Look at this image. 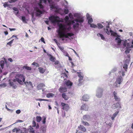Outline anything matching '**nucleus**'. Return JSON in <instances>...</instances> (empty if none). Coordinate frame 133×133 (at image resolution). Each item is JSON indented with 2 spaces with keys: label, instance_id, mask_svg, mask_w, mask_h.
Instances as JSON below:
<instances>
[{
  "label": "nucleus",
  "instance_id": "f257e3e1",
  "mask_svg": "<svg viewBox=\"0 0 133 133\" xmlns=\"http://www.w3.org/2000/svg\"><path fill=\"white\" fill-rule=\"evenodd\" d=\"M49 19L53 23H57L59 29L57 30V32L59 37L62 38V41L64 40V38H68L69 37L74 35V34L71 31V25L72 24L71 21L69 20L68 16H66L64 18L66 24L59 23V18L57 16H51L49 17Z\"/></svg>",
  "mask_w": 133,
  "mask_h": 133
},
{
  "label": "nucleus",
  "instance_id": "f03ea898",
  "mask_svg": "<svg viewBox=\"0 0 133 133\" xmlns=\"http://www.w3.org/2000/svg\"><path fill=\"white\" fill-rule=\"evenodd\" d=\"M47 1L49 4L51 10L56 13H59L62 10L61 9L59 8L57 4L52 0H37V4L35 9L37 16H39L44 12L43 5L46 3Z\"/></svg>",
  "mask_w": 133,
  "mask_h": 133
},
{
  "label": "nucleus",
  "instance_id": "7ed1b4c3",
  "mask_svg": "<svg viewBox=\"0 0 133 133\" xmlns=\"http://www.w3.org/2000/svg\"><path fill=\"white\" fill-rule=\"evenodd\" d=\"M74 16L76 18L72 21L71 23L73 25V28L74 31L77 33L79 30V23L81 24L84 22V17L77 13L74 14Z\"/></svg>",
  "mask_w": 133,
  "mask_h": 133
},
{
  "label": "nucleus",
  "instance_id": "20e7f679",
  "mask_svg": "<svg viewBox=\"0 0 133 133\" xmlns=\"http://www.w3.org/2000/svg\"><path fill=\"white\" fill-rule=\"evenodd\" d=\"M14 82H17L19 84H22L23 83V82L25 81V78L24 76L20 74L16 77V79L13 80Z\"/></svg>",
  "mask_w": 133,
  "mask_h": 133
},
{
  "label": "nucleus",
  "instance_id": "39448f33",
  "mask_svg": "<svg viewBox=\"0 0 133 133\" xmlns=\"http://www.w3.org/2000/svg\"><path fill=\"white\" fill-rule=\"evenodd\" d=\"M133 48V40L131 42V44L127 42V41H125L123 45V48L121 49V50L123 51L126 49Z\"/></svg>",
  "mask_w": 133,
  "mask_h": 133
},
{
  "label": "nucleus",
  "instance_id": "423d86ee",
  "mask_svg": "<svg viewBox=\"0 0 133 133\" xmlns=\"http://www.w3.org/2000/svg\"><path fill=\"white\" fill-rule=\"evenodd\" d=\"M123 80V78L121 76H119L116 79V81L114 84V85L116 87L119 86V85L121 83Z\"/></svg>",
  "mask_w": 133,
  "mask_h": 133
},
{
  "label": "nucleus",
  "instance_id": "0eeeda50",
  "mask_svg": "<svg viewBox=\"0 0 133 133\" xmlns=\"http://www.w3.org/2000/svg\"><path fill=\"white\" fill-rule=\"evenodd\" d=\"M103 89L102 88H98L96 90V96L98 98H101L103 95L102 93L103 92Z\"/></svg>",
  "mask_w": 133,
  "mask_h": 133
},
{
  "label": "nucleus",
  "instance_id": "6e6552de",
  "mask_svg": "<svg viewBox=\"0 0 133 133\" xmlns=\"http://www.w3.org/2000/svg\"><path fill=\"white\" fill-rule=\"evenodd\" d=\"M9 84L10 86L12 87L14 89H16L17 87V83L16 82H14L13 81V80L12 82L9 80Z\"/></svg>",
  "mask_w": 133,
  "mask_h": 133
},
{
  "label": "nucleus",
  "instance_id": "1a4fd4ad",
  "mask_svg": "<svg viewBox=\"0 0 133 133\" xmlns=\"http://www.w3.org/2000/svg\"><path fill=\"white\" fill-rule=\"evenodd\" d=\"M113 94L114 99L116 101L118 102L120 101V98L119 97L117 96V93L116 91H114L113 92Z\"/></svg>",
  "mask_w": 133,
  "mask_h": 133
},
{
  "label": "nucleus",
  "instance_id": "9d476101",
  "mask_svg": "<svg viewBox=\"0 0 133 133\" xmlns=\"http://www.w3.org/2000/svg\"><path fill=\"white\" fill-rule=\"evenodd\" d=\"M65 83L67 87L69 88L71 87L72 85V83L69 80H66L65 81Z\"/></svg>",
  "mask_w": 133,
  "mask_h": 133
},
{
  "label": "nucleus",
  "instance_id": "9b49d317",
  "mask_svg": "<svg viewBox=\"0 0 133 133\" xmlns=\"http://www.w3.org/2000/svg\"><path fill=\"white\" fill-rule=\"evenodd\" d=\"M61 104L63 107L62 109L63 110L67 111L69 108V106L68 104L63 103H62Z\"/></svg>",
  "mask_w": 133,
  "mask_h": 133
},
{
  "label": "nucleus",
  "instance_id": "f8f14e48",
  "mask_svg": "<svg viewBox=\"0 0 133 133\" xmlns=\"http://www.w3.org/2000/svg\"><path fill=\"white\" fill-rule=\"evenodd\" d=\"M91 119L90 116L88 115H85L83 116V118L82 120L84 119L86 121H89Z\"/></svg>",
  "mask_w": 133,
  "mask_h": 133
},
{
  "label": "nucleus",
  "instance_id": "ddd939ff",
  "mask_svg": "<svg viewBox=\"0 0 133 133\" xmlns=\"http://www.w3.org/2000/svg\"><path fill=\"white\" fill-rule=\"evenodd\" d=\"M78 76L79 78L78 79V81L79 83L78 84V85L80 86V83H81V81L83 79V76L81 74V73H78Z\"/></svg>",
  "mask_w": 133,
  "mask_h": 133
},
{
  "label": "nucleus",
  "instance_id": "4468645a",
  "mask_svg": "<svg viewBox=\"0 0 133 133\" xmlns=\"http://www.w3.org/2000/svg\"><path fill=\"white\" fill-rule=\"evenodd\" d=\"M88 106L85 104H83L81 107V109L82 110H84L85 111L88 110Z\"/></svg>",
  "mask_w": 133,
  "mask_h": 133
},
{
  "label": "nucleus",
  "instance_id": "2eb2a0df",
  "mask_svg": "<svg viewBox=\"0 0 133 133\" xmlns=\"http://www.w3.org/2000/svg\"><path fill=\"white\" fill-rule=\"evenodd\" d=\"M89 98V97L87 95H83L82 98V99L85 101H87Z\"/></svg>",
  "mask_w": 133,
  "mask_h": 133
},
{
  "label": "nucleus",
  "instance_id": "dca6fc26",
  "mask_svg": "<svg viewBox=\"0 0 133 133\" xmlns=\"http://www.w3.org/2000/svg\"><path fill=\"white\" fill-rule=\"evenodd\" d=\"M78 128L80 130L83 132H85L86 131L85 128L83 125H80L79 126H78Z\"/></svg>",
  "mask_w": 133,
  "mask_h": 133
},
{
  "label": "nucleus",
  "instance_id": "f3484780",
  "mask_svg": "<svg viewBox=\"0 0 133 133\" xmlns=\"http://www.w3.org/2000/svg\"><path fill=\"white\" fill-rule=\"evenodd\" d=\"M59 91L61 93L65 92L67 91L66 88L65 87H61L59 89Z\"/></svg>",
  "mask_w": 133,
  "mask_h": 133
},
{
  "label": "nucleus",
  "instance_id": "a211bd4d",
  "mask_svg": "<svg viewBox=\"0 0 133 133\" xmlns=\"http://www.w3.org/2000/svg\"><path fill=\"white\" fill-rule=\"evenodd\" d=\"M116 42L117 43L118 45H120L121 44L122 40L120 38L118 37H116L115 39Z\"/></svg>",
  "mask_w": 133,
  "mask_h": 133
},
{
  "label": "nucleus",
  "instance_id": "6ab92c4d",
  "mask_svg": "<svg viewBox=\"0 0 133 133\" xmlns=\"http://www.w3.org/2000/svg\"><path fill=\"white\" fill-rule=\"evenodd\" d=\"M44 84L43 83L40 84L37 86V89L38 90L41 89L44 86Z\"/></svg>",
  "mask_w": 133,
  "mask_h": 133
},
{
  "label": "nucleus",
  "instance_id": "aec40b11",
  "mask_svg": "<svg viewBox=\"0 0 133 133\" xmlns=\"http://www.w3.org/2000/svg\"><path fill=\"white\" fill-rule=\"evenodd\" d=\"M50 57V60L51 61L53 62H54L55 61V58L54 57H53L52 55L50 54H48V55Z\"/></svg>",
  "mask_w": 133,
  "mask_h": 133
},
{
  "label": "nucleus",
  "instance_id": "412c9836",
  "mask_svg": "<svg viewBox=\"0 0 133 133\" xmlns=\"http://www.w3.org/2000/svg\"><path fill=\"white\" fill-rule=\"evenodd\" d=\"M5 63L3 61H0V66L2 69H3L4 65Z\"/></svg>",
  "mask_w": 133,
  "mask_h": 133
},
{
  "label": "nucleus",
  "instance_id": "4be33fe9",
  "mask_svg": "<svg viewBox=\"0 0 133 133\" xmlns=\"http://www.w3.org/2000/svg\"><path fill=\"white\" fill-rule=\"evenodd\" d=\"M54 95L51 93H49L47 94L46 95V96L48 98H50V97H53L54 96Z\"/></svg>",
  "mask_w": 133,
  "mask_h": 133
},
{
  "label": "nucleus",
  "instance_id": "5701e85b",
  "mask_svg": "<svg viewBox=\"0 0 133 133\" xmlns=\"http://www.w3.org/2000/svg\"><path fill=\"white\" fill-rule=\"evenodd\" d=\"M62 96L63 98L65 100H67L68 99V97L65 93H64L62 94Z\"/></svg>",
  "mask_w": 133,
  "mask_h": 133
},
{
  "label": "nucleus",
  "instance_id": "b1692460",
  "mask_svg": "<svg viewBox=\"0 0 133 133\" xmlns=\"http://www.w3.org/2000/svg\"><path fill=\"white\" fill-rule=\"evenodd\" d=\"M21 20L23 23H27V20L26 19V18L24 16L22 17Z\"/></svg>",
  "mask_w": 133,
  "mask_h": 133
},
{
  "label": "nucleus",
  "instance_id": "393cba45",
  "mask_svg": "<svg viewBox=\"0 0 133 133\" xmlns=\"http://www.w3.org/2000/svg\"><path fill=\"white\" fill-rule=\"evenodd\" d=\"M38 69L39 72L41 73H43L45 72V70L41 67H39Z\"/></svg>",
  "mask_w": 133,
  "mask_h": 133
},
{
  "label": "nucleus",
  "instance_id": "a878e982",
  "mask_svg": "<svg viewBox=\"0 0 133 133\" xmlns=\"http://www.w3.org/2000/svg\"><path fill=\"white\" fill-rule=\"evenodd\" d=\"M97 35L98 37L100 36L102 39L103 40L104 39V37L102 34L98 33L97 34Z\"/></svg>",
  "mask_w": 133,
  "mask_h": 133
},
{
  "label": "nucleus",
  "instance_id": "bb28decb",
  "mask_svg": "<svg viewBox=\"0 0 133 133\" xmlns=\"http://www.w3.org/2000/svg\"><path fill=\"white\" fill-rule=\"evenodd\" d=\"M82 123L83 125L85 126L89 125V124L87 122H84L82 120Z\"/></svg>",
  "mask_w": 133,
  "mask_h": 133
},
{
  "label": "nucleus",
  "instance_id": "cd10ccee",
  "mask_svg": "<svg viewBox=\"0 0 133 133\" xmlns=\"http://www.w3.org/2000/svg\"><path fill=\"white\" fill-rule=\"evenodd\" d=\"M36 119L37 121L38 122H39L42 119V118L40 116H37L36 117Z\"/></svg>",
  "mask_w": 133,
  "mask_h": 133
},
{
  "label": "nucleus",
  "instance_id": "c85d7f7f",
  "mask_svg": "<svg viewBox=\"0 0 133 133\" xmlns=\"http://www.w3.org/2000/svg\"><path fill=\"white\" fill-rule=\"evenodd\" d=\"M87 19L88 21V23L89 24H90L93 22V20L92 18H89Z\"/></svg>",
  "mask_w": 133,
  "mask_h": 133
},
{
  "label": "nucleus",
  "instance_id": "c756f323",
  "mask_svg": "<svg viewBox=\"0 0 133 133\" xmlns=\"http://www.w3.org/2000/svg\"><path fill=\"white\" fill-rule=\"evenodd\" d=\"M89 24L90 25V26L91 28H95L97 27V25L91 23Z\"/></svg>",
  "mask_w": 133,
  "mask_h": 133
},
{
  "label": "nucleus",
  "instance_id": "7c9ffc66",
  "mask_svg": "<svg viewBox=\"0 0 133 133\" xmlns=\"http://www.w3.org/2000/svg\"><path fill=\"white\" fill-rule=\"evenodd\" d=\"M106 33L108 34H110V32L112 34L113 33V32L112 30H110V31H109L108 30V29H106V31H105Z\"/></svg>",
  "mask_w": 133,
  "mask_h": 133
},
{
  "label": "nucleus",
  "instance_id": "2f4dec72",
  "mask_svg": "<svg viewBox=\"0 0 133 133\" xmlns=\"http://www.w3.org/2000/svg\"><path fill=\"white\" fill-rule=\"evenodd\" d=\"M116 106L117 108H121V103L120 102H118L116 104Z\"/></svg>",
  "mask_w": 133,
  "mask_h": 133
},
{
  "label": "nucleus",
  "instance_id": "473e14b6",
  "mask_svg": "<svg viewBox=\"0 0 133 133\" xmlns=\"http://www.w3.org/2000/svg\"><path fill=\"white\" fill-rule=\"evenodd\" d=\"M10 5L8 4V2H5L3 4L4 7L6 8V7H9Z\"/></svg>",
  "mask_w": 133,
  "mask_h": 133
},
{
  "label": "nucleus",
  "instance_id": "72a5a7b5",
  "mask_svg": "<svg viewBox=\"0 0 133 133\" xmlns=\"http://www.w3.org/2000/svg\"><path fill=\"white\" fill-rule=\"evenodd\" d=\"M62 52L63 53L64 55L65 56H69V55L66 51L64 50Z\"/></svg>",
  "mask_w": 133,
  "mask_h": 133
},
{
  "label": "nucleus",
  "instance_id": "f704fd0d",
  "mask_svg": "<svg viewBox=\"0 0 133 133\" xmlns=\"http://www.w3.org/2000/svg\"><path fill=\"white\" fill-rule=\"evenodd\" d=\"M97 25H98V29H101L103 27V25L101 24L100 23H98L97 24Z\"/></svg>",
  "mask_w": 133,
  "mask_h": 133
},
{
  "label": "nucleus",
  "instance_id": "c9c22d12",
  "mask_svg": "<svg viewBox=\"0 0 133 133\" xmlns=\"http://www.w3.org/2000/svg\"><path fill=\"white\" fill-rule=\"evenodd\" d=\"M23 68L28 70H31V68L28 66H24Z\"/></svg>",
  "mask_w": 133,
  "mask_h": 133
},
{
  "label": "nucleus",
  "instance_id": "e433bc0d",
  "mask_svg": "<svg viewBox=\"0 0 133 133\" xmlns=\"http://www.w3.org/2000/svg\"><path fill=\"white\" fill-rule=\"evenodd\" d=\"M14 39H13L10 42L8 43L7 44V45H8L10 46H11V44L12 43Z\"/></svg>",
  "mask_w": 133,
  "mask_h": 133
},
{
  "label": "nucleus",
  "instance_id": "4c0bfd02",
  "mask_svg": "<svg viewBox=\"0 0 133 133\" xmlns=\"http://www.w3.org/2000/svg\"><path fill=\"white\" fill-rule=\"evenodd\" d=\"M58 47L59 48V49L62 52L64 51V47L63 46H59V45H58Z\"/></svg>",
  "mask_w": 133,
  "mask_h": 133
},
{
  "label": "nucleus",
  "instance_id": "58836bf2",
  "mask_svg": "<svg viewBox=\"0 0 133 133\" xmlns=\"http://www.w3.org/2000/svg\"><path fill=\"white\" fill-rule=\"evenodd\" d=\"M128 65L126 64H124L123 66V68L125 70V71H127V68Z\"/></svg>",
  "mask_w": 133,
  "mask_h": 133
},
{
  "label": "nucleus",
  "instance_id": "ea45409f",
  "mask_svg": "<svg viewBox=\"0 0 133 133\" xmlns=\"http://www.w3.org/2000/svg\"><path fill=\"white\" fill-rule=\"evenodd\" d=\"M86 17L87 19L92 18L91 16L88 13L86 15Z\"/></svg>",
  "mask_w": 133,
  "mask_h": 133
},
{
  "label": "nucleus",
  "instance_id": "a19ab883",
  "mask_svg": "<svg viewBox=\"0 0 133 133\" xmlns=\"http://www.w3.org/2000/svg\"><path fill=\"white\" fill-rule=\"evenodd\" d=\"M119 73L120 75H122L123 76H124L125 75L124 72L123 71H120Z\"/></svg>",
  "mask_w": 133,
  "mask_h": 133
},
{
  "label": "nucleus",
  "instance_id": "79ce46f5",
  "mask_svg": "<svg viewBox=\"0 0 133 133\" xmlns=\"http://www.w3.org/2000/svg\"><path fill=\"white\" fill-rule=\"evenodd\" d=\"M69 17L71 18V19H73L74 17L73 15L71 13H70L69 14Z\"/></svg>",
  "mask_w": 133,
  "mask_h": 133
},
{
  "label": "nucleus",
  "instance_id": "37998d69",
  "mask_svg": "<svg viewBox=\"0 0 133 133\" xmlns=\"http://www.w3.org/2000/svg\"><path fill=\"white\" fill-rule=\"evenodd\" d=\"M36 100L39 101H48L49 100L46 99H36Z\"/></svg>",
  "mask_w": 133,
  "mask_h": 133
},
{
  "label": "nucleus",
  "instance_id": "c03bdc74",
  "mask_svg": "<svg viewBox=\"0 0 133 133\" xmlns=\"http://www.w3.org/2000/svg\"><path fill=\"white\" fill-rule=\"evenodd\" d=\"M62 76H63V78L64 77H66V78L68 77V76L65 73L63 74H62L61 77H62Z\"/></svg>",
  "mask_w": 133,
  "mask_h": 133
},
{
  "label": "nucleus",
  "instance_id": "a18cd8bd",
  "mask_svg": "<svg viewBox=\"0 0 133 133\" xmlns=\"http://www.w3.org/2000/svg\"><path fill=\"white\" fill-rule=\"evenodd\" d=\"M41 130L42 131L43 133H45V128L42 127H41Z\"/></svg>",
  "mask_w": 133,
  "mask_h": 133
},
{
  "label": "nucleus",
  "instance_id": "49530a36",
  "mask_svg": "<svg viewBox=\"0 0 133 133\" xmlns=\"http://www.w3.org/2000/svg\"><path fill=\"white\" fill-rule=\"evenodd\" d=\"M69 11L68 9H64V12L65 14H67L69 12Z\"/></svg>",
  "mask_w": 133,
  "mask_h": 133
},
{
  "label": "nucleus",
  "instance_id": "de8ad7c7",
  "mask_svg": "<svg viewBox=\"0 0 133 133\" xmlns=\"http://www.w3.org/2000/svg\"><path fill=\"white\" fill-rule=\"evenodd\" d=\"M43 120L42 121V122L43 124H44L45 123V120L46 119V117H43Z\"/></svg>",
  "mask_w": 133,
  "mask_h": 133
},
{
  "label": "nucleus",
  "instance_id": "09e8293b",
  "mask_svg": "<svg viewBox=\"0 0 133 133\" xmlns=\"http://www.w3.org/2000/svg\"><path fill=\"white\" fill-rule=\"evenodd\" d=\"M32 127H35L36 126V123L35 121H32Z\"/></svg>",
  "mask_w": 133,
  "mask_h": 133
},
{
  "label": "nucleus",
  "instance_id": "8fccbe9b",
  "mask_svg": "<svg viewBox=\"0 0 133 133\" xmlns=\"http://www.w3.org/2000/svg\"><path fill=\"white\" fill-rule=\"evenodd\" d=\"M30 132L32 133H34L35 132L34 130L33 129L32 127H31L30 129Z\"/></svg>",
  "mask_w": 133,
  "mask_h": 133
},
{
  "label": "nucleus",
  "instance_id": "3c124183",
  "mask_svg": "<svg viewBox=\"0 0 133 133\" xmlns=\"http://www.w3.org/2000/svg\"><path fill=\"white\" fill-rule=\"evenodd\" d=\"M17 0H11L10 1H9V3H11L13 2H14L16 1H17Z\"/></svg>",
  "mask_w": 133,
  "mask_h": 133
},
{
  "label": "nucleus",
  "instance_id": "603ef678",
  "mask_svg": "<svg viewBox=\"0 0 133 133\" xmlns=\"http://www.w3.org/2000/svg\"><path fill=\"white\" fill-rule=\"evenodd\" d=\"M21 111L20 110H17L16 111V113L17 114H19L20 113Z\"/></svg>",
  "mask_w": 133,
  "mask_h": 133
},
{
  "label": "nucleus",
  "instance_id": "864d4df0",
  "mask_svg": "<svg viewBox=\"0 0 133 133\" xmlns=\"http://www.w3.org/2000/svg\"><path fill=\"white\" fill-rule=\"evenodd\" d=\"M125 52L126 54H127L129 52V50L128 49L126 50L125 51Z\"/></svg>",
  "mask_w": 133,
  "mask_h": 133
},
{
  "label": "nucleus",
  "instance_id": "5fc2aeb1",
  "mask_svg": "<svg viewBox=\"0 0 133 133\" xmlns=\"http://www.w3.org/2000/svg\"><path fill=\"white\" fill-rule=\"evenodd\" d=\"M54 41L57 44V45H59V43H58L57 42V41L56 39H54Z\"/></svg>",
  "mask_w": 133,
  "mask_h": 133
},
{
  "label": "nucleus",
  "instance_id": "6e6d98bb",
  "mask_svg": "<svg viewBox=\"0 0 133 133\" xmlns=\"http://www.w3.org/2000/svg\"><path fill=\"white\" fill-rule=\"evenodd\" d=\"M13 9L15 11H18V9L16 8H15V7H14L13 8Z\"/></svg>",
  "mask_w": 133,
  "mask_h": 133
},
{
  "label": "nucleus",
  "instance_id": "4d7b16f0",
  "mask_svg": "<svg viewBox=\"0 0 133 133\" xmlns=\"http://www.w3.org/2000/svg\"><path fill=\"white\" fill-rule=\"evenodd\" d=\"M118 113V112H116L113 115V116H114V117H115L117 114Z\"/></svg>",
  "mask_w": 133,
  "mask_h": 133
},
{
  "label": "nucleus",
  "instance_id": "13d9d810",
  "mask_svg": "<svg viewBox=\"0 0 133 133\" xmlns=\"http://www.w3.org/2000/svg\"><path fill=\"white\" fill-rule=\"evenodd\" d=\"M3 86L4 87L6 86V84L5 83H4L3 84L0 85V87H2Z\"/></svg>",
  "mask_w": 133,
  "mask_h": 133
},
{
  "label": "nucleus",
  "instance_id": "bf43d9fd",
  "mask_svg": "<svg viewBox=\"0 0 133 133\" xmlns=\"http://www.w3.org/2000/svg\"><path fill=\"white\" fill-rule=\"evenodd\" d=\"M9 29L11 31H12L15 30H16V29L15 28L11 29V28H9Z\"/></svg>",
  "mask_w": 133,
  "mask_h": 133
},
{
  "label": "nucleus",
  "instance_id": "052dcab7",
  "mask_svg": "<svg viewBox=\"0 0 133 133\" xmlns=\"http://www.w3.org/2000/svg\"><path fill=\"white\" fill-rule=\"evenodd\" d=\"M23 121L21 120L18 119L17 121V122H23Z\"/></svg>",
  "mask_w": 133,
  "mask_h": 133
},
{
  "label": "nucleus",
  "instance_id": "680f3d73",
  "mask_svg": "<svg viewBox=\"0 0 133 133\" xmlns=\"http://www.w3.org/2000/svg\"><path fill=\"white\" fill-rule=\"evenodd\" d=\"M59 63V62L58 61H56L55 63V65L58 64Z\"/></svg>",
  "mask_w": 133,
  "mask_h": 133
},
{
  "label": "nucleus",
  "instance_id": "e2e57ef3",
  "mask_svg": "<svg viewBox=\"0 0 133 133\" xmlns=\"http://www.w3.org/2000/svg\"><path fill=\"white\" fill-rule=\"evenodd\" d=\"M41 40L42 42H44V39L43 37H42L41 39Z\"/></svg>",
  "mask_w": 133,
  "mask_h": 133
},
{
  "label": "nucleus",
  "instance_id": "0e129e2a",
  "mask_svg": "<svg viewBox=\"0 0 133 133\" xmlns=\"http://www.w3.org/2000/svg\"><path fill=\"white\" fill-rule=\"evenodd\" d=\"M8 60L9 61H10L11 62H12L13 61L12 59L11 58H9Z\"/></svg>",
  "mask_w": 133,
  "mask_h": 133
},
{
  "label": "nucleus",
  "instance_id": "69168bd1",
  "mask_svg": "<svg viewBox=\"0 0 133 133\" xmlns=\"http://www.w3.org/2000/svg\"><path fill=\"white\" fill-rule=\"evenodd\" d=\"M14 13L16 15H17L18 14V11H17V12H14Z\"/></svg>",
  "mask_w": 133,
  "mask_h": 133
},
{
  "label": "nucleus",
  "instance_id": "338daca9",
  "mask_svg": "<svg viewBox=\"0 0 133 133\" xmlns=\"http://www.w3.org/2000/svg\"><path fill=\"white\" fill-rule=\"evenodd\" d=\"M32 65H36V64H37V63H36L34 62L32 64Z\"/></svg>",
  "mask_w": 133,
  "mask_h": 133
},
{
  "label": "nucleus",
  "instance_id": "774afa93",
  "mask_svg": "<svg viewBox=\"0 0 133 133\" xmlns=\"http://www.w3.org/2000/svg\"><path fill=\"white\" fill-rule=\"evenodd\" d=\"M117 35V34L115 32H114L113 34V35L115 36H116Z\"/></svg>",
  "mask_w": 133,
  "mask_h": 133
}]
</instances>
